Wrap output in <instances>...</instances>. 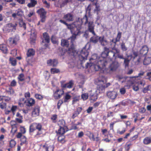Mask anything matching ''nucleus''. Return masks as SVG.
I'll return each mask as SVG.
<instances>
[{
  "label": "nucleus",
  "mask_w": 151,
  "mask_h": 151,
  "mask_svg": "<svg viewBox=\"0 0 151 151\" xmlns=\"http://www.w3.org/2000/svg\"><path fill=\"white\" fill-rule=\"evenodd\" d=\"M89 60L91 63H87L86 65V68H88L89 66L91 69L95 71L101 69L106 65V62L105 60L98 57L96 54L93 55Z\"/></svg>",
  "instance_id": "obj_1"
},
{
  "label": "nucleus",
  "mask_w": 151,
  "mask_h": 151,
  "mask_svg": "<svg viewBox=\"0 0 151 151\" xmlns=\"http://www.w3.org/2000/svg\"><path fill=\"white\" fill-rule=\"evenodd\" d=\"M36 130H37L36 134L35 137L38 138L40 137L44 136L43 131L44 129L41 123H32L29 127V132L31 133L33 132Z\"/></svg>",
  "instance_id": "obj_2"
},
{
  "label": "nucleus",
  "mask_w": 151,
  "mask_h": 151,
  "mask_svg": "<svg viewBox=\"0 0 151 151\" xmlns=\"http://www.w3.org/2000/svg\"><path fill=\"white\" fill-rule=\"evenodd\" d=\"M59 21L61 23L66 25L67 29L70 31L71 33L75 32L76 29H81V25L76 24L75 22H73L72 23L68 24L66 21L62 19H60Z\"/></svg>",
  "instance_id": "obj_3"
},
{
  "label": "nucleus",
  "mask_w": 151,
  "mask_h": 151,
  "mask_svg": "<svg viewBox=\"0 0 151 151\" xmlns=\"http://www.w3.org/2000/svg\"><path fill=\"white\" fill-rule=\"evenodd\" d=\"M17 24L16 23L14 24L10 23L6 24L3 28V30L4 33H9L10 32H14L17 29Z\"/></svg>",
  "instance_id": "obj_4"
},
{
  "label": "nucleus",
  "mask_w": 151,
  "mask_h": 151,
  "mask_svg": "<svg viewBox=\"0 0 151 151\" xmlns=\"http://www.w3.org/2000/svg\"><path fill=\"white\" fill-rule=\"evenodd\" d=\"M88 55V52L85 49L82 50L81 51L80 55L78 56V59L81 65H83V64L85 61V60H87Z\"/></svg>",
  "instance_id": "obj_5"
},
{
  "label": "nucleus",
  "mask_w": 151,
  "mask_h": 151,
  "mask_svg": "<svg viewBox=\"0 0 151 151\" xmlns=\"http://www.w3.org/2000/svg\"><path fill=\"white\" fill-rule=\"evenodd\" d=\"M120 64L117 61H115L110 64L108 67V70L110 73L115 72L119 67Z\"/></svg>",
  "instance_id": "obj_6"
},
{
  "label": "nucleus",
  "mask_w": 151,
  "mask_h": 151,
  "mask_svg": "<svg viewBox=\"0 0 151 151\" xmlns=\"http://www.w3.org/2000/svg\"><path fill=\"white\" fill-rule=\"evenodd\" d=\"M62 53L61 54V55L63 56L65 54V53L67 52L68 53L73 55H75L77 54V52L75 46L74 45H71L68 50L67 51L65 50H62Z\"/></svg>",
  "instance_id": "obj_7"
},
{
  "label": "nucleus",
  "mask_w": 151,
  "mask_h": 151,
  "mask_svg": "<svg viewBox=\"0 0 151 151\" xmlns=\"http://www.w3.org/2000/svg\"><path fill=\"white\" fill-rule=\"evenodd\" d=\"M37 13L39 14L40 17L41 18L40 21L42 22H44L46 20V16L47 12L43 8H41L38 10Z\"/></svg>",
  "instance_id": "obj_8"
},
{
  "label": "nucleus",
  "mask_w": 151,
  "mask_h": 151,
  "mask_svg": "<svg viewBox=\"0 0 151 151\" xmlns=\"http://www.w3.org/2000/svg\"><path fill=\"white\" fill-rule=\"evenodd\" d=\"M63 18L68 22H73L74 20V15L72 13H68L65 14Z\"/></svg>",
  "instance_id": "obj_9"
},
{
  "label": "nucleus",
  "mask_w": 151,
  "mask_h": 151,
  "mask_svg": "<svg viewBox=\"0 0 151 151\" xmlns=\"http://www.w3.org/2000/svg\"><path fill=\"white\" fill-rule=\"evenodd\" d=\"M35 103V100L32 98L27 99L24 102L26 106L29 108L30 107L33 106Z\"/></svg>",
  "instance_id": "obj_10"
},
{
  "label": "nucleus",
  "mask_w": 151,
  "mask_h": 151,
  "mask_svg": "<svg viewBox=\"0 0 151 151\" xmlns=\"http://www.w3.org/2000/svg\"><path fill=\"white\" fill-rule=\"evenodd\" d=\"M88 24V29L89 31L91 33L94 35H96V33L94 31V24L92 21H89Z\"/></svg>",
  "instance_id": "obj_11"
},
{
  "label": "nucleus",
  "mask_w": 151,
  "mask_h": 151,
  "mask_svg": "<svg viewBox=\"0 0 151 151\" xmlns=\"http://www.w3.org/2000/svg\"><path fill=\"white\" fill-rule=\"evenodd\" d=\"M99 41L101 45L103 46H106L107 47V46L109 45V42L104 38V36L99 37Z\"/></svg>",
  "instance_id": "obj_12"
},
{
  "label": "nucleus",
  "mask_w": 151,
  "mask_h": 151,
  "mask_svg": "<svg viewBox=\"0 0 151 151\" xmlns=\"http://www.w3.org/2000/svg\"><path fill=\"white\" fill-rule=\"evenodd\" d=\"M74 82L73 81H70L68 83L65 84L61 83V87L63 89L65 88H70L73 87L74 85Z\"/></svg>",
  "instance_id": "obj_13"
},
{
  "label": "nucleus",
  "mask_w": 151,
  "mask_h": 151,
  "mask_svg": "<svg viewBox=\"0 0 151 151\" xmlns=\"http://www.w3.org/2000/svg\"><path fill=\"white\" fill-rule=\"evenodd\" d=\"M40 107L38 106H36L34 108L32 112V115L34 117H36L39 114Z\"/></svg>",
  "instance_id": "obj_14"
},
{
  "label": "nucleus",
  "mask_w": 151,
  "mask_h": 151,
  "mask_svg": "<svg viewBox=\"0 0 151 151\" xmlns=\"http://www.w3.org/2000/svg\"><path fill=\"white\" fill-rule=\"evenodd\" d=\"M23 15V12L20 9H19L16 11V13H13L12 16L15 18L17 16L21 17Z\"/></svg>",
  "instance_id": "obj_15"
},
{
  "label": "nucleus",
  "mask_w": 151,
  "mask_h": 151,
  "mask_svg": "<svg viewBox=\"0 0 151 151\" xmlns=\"http://www.w3.org/2000/svg\"><path fill=\"white\" fill-rule=\"evenodd\" d=\"M47 64L49 66H52L53 67H56L58 64L57 60L55 59L48 60L47 61Z\"/></svg>",
  "instance_id": "obj_16"
},
{
  "label": "nucleus",
  "mask_w": 151,
  "mask_h": 151,
  "mask_svg": "<svg viewBox=\"0 0 151 151\" xmlns=\"http://www.w3.org/2000/svg\"><path fill=\"white\" fill-rule=\"evenodd\" d=\"M50 41V38L48 34L46 32L44 33L43 34V38L42 39V43H45V42L49 43Z\"/></svg>",
  "instance_id": "obj_17"
},
{
  "label": "nucleus",
  "mask_w": 151,
  "mask_h": 151,
  "mask_svg": "<svg viewBox=\"0 0 151 151\" xmlns=\"http://www.w3.org/2000/svg\"><path fill=\"white\" fill-rule=\"evenodd\" d=\"M42 147L46 151H53L54 148L52 145H49L46 144L43 145Z\"/></svg>",
  "instance_id": "obj_18"
},
{
  "label": "nucleus",
  "mask_w": 151,
  "mask_h": 151,
  "mask_svg": "<svg viewBox=\"0 0 151 151\" xmlns=\"http://www.w3.org/2000/svg\"><path fill=\"white\" fill-rule=\"evenodd\" d=\"M148 48L147 46H143L140 50V53L143 55H146L147 53Z\"/></svg>",
  "instance_id": "obj_19"
},
{
  "label": "nucleus",
  "mask_w": 151,
  "mask_h": 151,
  "mask_svg": "<svg viewBox=\"0 0 151 151\" xmlns=\"http://www.w3.org/2000/svg\"><path fill=\"white\" fill-rule=\"evenodd\" d=\"M107 95L109 98L112 99H114L117 96V93L115 91L108 92Z\"/></svg>",
  "instance_id": "obj_20"
},
{
  "label": "nucleus",
  "mask_w": 151,
  "mask_h": 151,
  "mask_svg": "<svg viewBox=\"0 0 151 151\" xmlns=\"http://www.w3.org/2000/svg\"><path fill=\"white\" fill-rule=\"evenodd\" d=\"M109 49L107 47H104V51L102 52L101 55L102 57L105 58L108 56V53L109 52Z\"/></svg>",
  "instance_id": "obj_21"
},
{
  "label": "nucleus",
  "mask_w": 151,
  "mask_h": 151,
  "mask_svg": "<svg viewBox=\"0 0 151 151\" xmlns=\"http://www.w3.org/2000/svg\"><path fill=\"white\" fill-rule=\"evenodd\" d=\"M16 116L17 118H16L15 120L17 122L21 123L23 121L22 119H23V116L21 115V114L19 112H17L16 115Z\"/></svg>",
  "instance_id": "obj_22"
},
{
  "label": "nucleus",
  "mask_w": 151,
  "mask_h": 151,
  "mask_svg": "<svg viewBox=\"0 0 151 151\" xmlns=\"http://www.w3.org/2000/svg\"><path fill=\"white\" fill-rule=\"evenodd\" d=\"M35 53V50L33 48H30L28 50L27 55L28 57H31L34 55Z\"/></svg>",
  "instance_id": "obj_23"
},
{
  "label": "nucleus",
  "mask_w": 151,
  "mask_h": 151,
  "mask_svg": "<svg viewBox=\"0 0 151 151\" xmlns=\"http://www.w3.org/2000/svg\"><path fill=\"white\" fill-rule=\"evenodd\" d=\"M99 40V37L96 34V35H94V36L91 37L90 39V42L94 44L96 43Z\"/></svg>",
  "instance_id": "obj_24"
},
{
  "label": "nucleus",
  "mask_w": 151,
  "mask_h": 151,
  "mask_svg": "<svg viewBox=\"0 0 151 151\" xmlns=\"http://www.w3.org/2000/svg\"><path fill=\"white\" fill-rule=\"evenodd\" d=\"M81 25L83 24L84 25H86L89 21H88V18L86 14L81 19Z\"/></svg>",
  "instance_id": "obj_25"
},
{
  "label": "nucleus",
  "mask_w": 151,
  "mask_h": 151,
  "mask_svg": "<svg viewBox=\"0 0 151 151\" xmlns=\"http://www.w3.org/2000/svg\"><path fill=\"white\" fill-rule=\"evenodd\" d=\"M0 50L2 51L4 53H6L8 50L6 45L5 44L0 45Z\"/></svg>",
  "instance_id": "obj_26"
},
{
  "label": "nucleus",
  "mask_w": 151,
  "mask_h": 151,
  "mask_svg": "<svg viewBox=\"0 0 151 151\" xmlns=\"http://www.w3.org/2000/svg\"><path fill=\"white\" fill-rule=\"evenodd\" d=\"M61 44L63 47H68L69 45V42L67 40L62 39L61 40Z\"/></svg>",
  "instance_id": "obj_27"
},
{
  "label": "nucleus",
  "mask_w": 151,
  "mask_h": 151,
  "mask_svg": "<svg viewBox=\"0 0 151 151\" xmlns=\"http://www.w3.org/2000/svg\"><path fill=\"white\" fill-rule=\"evenodd\" d=\"M143 143L145 145H148L151 143V138L150 137H146L143 141Z\"/></svg>",
  "instance_id": "obj_28"
},
{
  "label": "nucleus",
  "mask_w": 151,
  "mask_h": 151,
  "mask_svg": "<svg viewBox=\"0 0 151 151\" xmlns=\"http://www.w3.org/2000/svg\"><path fill=\"white\" fill-rule=\"evenodd\" d=\"M30 2L28 3L27 6L29 7H32L34 6L37 4V1L35 0H30Z\"/></svg>",
  "instance_id": "obj_29"
},
{
  "label": "nucleus",
  "mask_w": 151,
  "mask_h": 151,
  "mask_svg": "<svg viewBox=\"0 0 151 151\" xmlns=\"http://www.w3.org/2000/svg\"><path fill=\"white\" fill-rule=\"evenodd\" d=\"M151 58L150 57L146 58L143 61V64L145 65H147L150 63Z\"/></svg>",
  "instance_id": "obj_30"
},
{
  "label": "nucleus",
  "mask_w": 151,
  "mask_h": 151,
  "mask_svg": "<svg viewBox=\"0 0 151 151\" xmlns=\"http://www.w3.org/2000/svg\"><path fill=\"white\" fill-rule=\"evenodd\" d=\"M115 53L112 50L109 51L108 53V56L110 59H113L115 57Z\"/></svg>",
  "instance_id": "obj_31"
},
{
  "label": "nucleus",
  "mask_w": 151,
  "mask_h": 151,
  "mask_svg": "<svg viewBox=\"0 0 151 151\" xmlns=\"http://www.w3.org/2000/svg\"><path fill=\"white\" fill-rule=\"evenodd\" d=\"M19 24L20 27H23L25 29H26V24L22 19H19Z\"/></svg>",
  "instance_id": "obj_32"
},
{
  "label": "nucleus",
  "mask_w": 151,
  "mask_h": 151,
  "mask_svg": "<svg viewBox=\"0 0 151 151\" xmlns=\"http://www.w3.org/2000/svg\"><path fill=\"white\" fill-rule=\"evenodd\" d=\"M71 33L72 34V35L69 38V39L70 40L71 42L72 43V45H73V43L76 38V36L77 35H76V34L75 32Z\"/></svg>",
  "instance_id": "obj_33"
},
{
  "label": "nucleus",
  "mask_w": 151,
  "mask_h": 151,
  "mask_svg": "<svg viewBox=\"0 0 151 151\" xmlns=\"http://www.w3.org/2000/svg\"><path fill=\"white\" fill-rule=\"evenodd\" d=\"M80 100V96H76L74 97L73 98L72 103V104H74L76 102Z\"/></svg>",
  "instance_id": "obj_34"
},
{
  "label": "nucleus",
  "mask_w": 151,
  "mask_h": 151,
  "mask_svg": "<svg viewBox=\"0 0 151 151\" xmlns=\"http://www.w3.org/2000/svg\"><path fill=\"white\" fill-rule=\"evenodd\" d=\"M57 132L60 134H63L65 133V130L63 127L60 126Z\"/></svg>",
  "instance_id": "obj_35"
},
{
  "label": "nucleus",
  "mask_w": 151,
  "mask_h": 151,
  "mask_svg": "<svg viewBox=\"0 0 151 151\" xmlns=\"http://www.w3.org/2000/svg\"><path fill=\"white\" fill-rule=\"evenodd\" d=\"M105 88H106L104 87V84L100 85L99 86L98 90L100 93H103L104 92Z\"/></svg>",
  "instance_id": "obj_36"
},
{
  "label": "nucleus",
  "mask_w": 151,
  "mask_h": 151,
  "mask_svg": "<svg viewBox=\"0 0 151 151\" xmlns=\"http://www.w3.org/2000/svg\"><path fill=\"white\" fill-rule=\"evenodd\" d=\"M65 137L63 135H61L59 136L58 138V140L59 142L63 143L65 142Z\"/></svg>",
  "instance_id": "obj_37"
},
{
  "label": "nucleus",
  "mask_w": 151,
  "mask_h": 151,
  "mask_svg": "<svg viewBox=\"0 0 151 151\" xmlns=\"http://www.w3.org/2000/svg\"><path fill=\"white\" fill-rule=\"evenodd\" d=\"M9 60L12 65L15 66L16 65L17 63L16 60L15 58H10Z\"/></svg>",
  "instance_id": "obj_38"
},
{
  "label": "nucleus",
  "mask_w": 151,
  "mask_h": 151,
  "mask_svg": "<svg viewBox=\"0 0 151 151\" xmlns=\"http://www.w3.org/2000/svg\"><path fill=\"white\" fill-rule=\"evenodd\" d=\"M71 96L68 93H66L64 97V101L65 102H68L69 100L70 99Z\"/></svg>",
  "instance_id": "obj_39"
},
{
  "label": "nucleus",
  "mask_w": 151,
  "mask_h": 151,
  "mask_svg": "<svg viewBox=\"0 0 151 151\" xmlns=\"http://www.w3.org/2000/svg\"><path fill=\"white\" fill-rule=\"evenodd\" d=\"M0 99L4 100L6 101H8L10 100L11 98L8 96H0Z\"/></svg>",
  "instance_id": "obj_40"
},
{
  "label": "nucleus",
  "mask_w": 151,
  "mask_h": 151,
  "mask_svg": "<svg viewBox=\"0 0 151 151\" xmlns=\"http://www.w3.org/2000/svg\"><path fill=\"white\" fill-rule=\"evenodd\" d=\"M89 98L91 100L95 101L97 99V97L96 95L92 94H90Z\"/></svg>",
  "instance_id": "obj_41"
},
{
  "label": "nucleus",
  "mask_w": 151,
  "mask_h": 151,
  "mask_svg": "<svg viewBox=\"0 0 151 151\" xmlns=\"http://www.w3.org/2000/svg\"><path fill=\"white\" fill-rule=\"evenodd\" d=\"M81 99H83V101L86 100L88 98V93H83L81 95Z\"/></svg>",
  "instance_id": "obj_42"
},
{
  "label": "nucleus",
  "mask_w": 151,
  "mask_h": 151,
  "mask_svg": "<svg viewBox=\"0 0 151 151\" xmlns=\"http://www.w3.org/2000/svg\"><path fill=\"white\" fill-rule=\"evenodd\" d=\"M124 60V64L125 65V68L128 67L130 60L127 58H125V59Z\"/></svg>",
  "instance_id": "obj_43"
},
{
  "label": "nucleus",
  "mask_w": 151,
  "mask_h": 151,
  "mask_svg": "<svg viewBox=\"0 0 151 151\" xmlns=\"http://www.w3.org/2000/svg\"><path fill=\"white\" fill-rule=\"evenodd\" d=\"M24 75L23 73L20 74L18 77V79L20 81H22L24 80Z\"/></svg>",
  "instance_id": "obj_44"
},
{
  "label": "nucleus",
  "mask_w": 151,
  "mask_h": 151,
  "mask_svg": "<svg viewBox=\"0 0 151 151\" xmlns=\"http://www.w3.org/2000/svg\"><path fill=\"white\" fill-rule=\"evenodd\" d=\"M50 70L51 73L52 74L58 73L60 72L59 69L56 68H52Z\"/></svg>",
  "instance_id": "obj_45"
},
{
  "label": "nucleus",
  "mask_w": 151,
  "mask_h": 151,
  "mask_svg": "<svg viewBox=\"0 0 151 151\" xmlns=\"http://www.w3.org/2000/svg\"><path fill=\"white\" fill-rule=\"evenodd\" d=\"M17 109V106H12L11 108V111L12 112L13 115L15 114V112Z\"/></svg>",
  "instance_id": "obj_46"
},
{
  "label": "nucleus",
  "mask_w": 151,
  "mask_h": 151,
  "mask_svg": "<svg viewBox=\"0 0 151 151\" xmlns=\"http://www.w3.org/2000/svg\"><path fill=\"white\" fill-rule=\"evenodd\" d=\"M21 141L23 143H24L26 144H28V142L27 141V138L24 136H22V137L21 139Z\"/></svg>",
  "instance_id": "obj_47"
},
{
  "label": "nucleus",
  "mask_w": 151,
  "mask_h": 151,
  "mask_svg": "<svg viewBox=\"0 0 151 151\" xmlns=\"http://www.w3.org/2000/svg\"><path fill=\"white\" fill-rule=\"evenodd\" d=\"M73 22H75V24H81V28H82V27L81 26V19H80L79 17L77 18L76 21Z\"/></svg>",
  "instance_id": "obj_48"
},
{
  "label": "nucleus",
  "mask_w": 151,
  "mask_h": 151,
  "mask_svg": "<svg viewBox=\"0 0 151 151\" xmlns=\"http://www.w3.org/2000/svg\"><path fill=\"white\" fill-rule=\"evenodd\" d=\"M121 47L122 50L123 51H126L127 49V47L126 46L125 43L122 42L121 45Z\"/></svg>",
  "instance_id": "obj_49"
},
{
  "label": "nucleus",
  "mask_w": 151,
  "mask_h": 151,
  "mask_svg": "<svg viewBox=\"0 0 151 151\" xmlns=\"http://www.w3.org/2000/svg\"><path fill=\"white\" fill-rule=\"evenodd\" d=\"M35 97L36 99L40 100H42L43 99V97L42 96L37 93L35 94Z\"/></svg>",
  "instance_id": "obj_50"
},
{
  "label": "nucleus",
  "mask_w": 151,
  "mask_h": 151,
  "mask_svg": "<svg viewBox=\"0 0 151 151\" xmlns=\"http://www.w3.org/2000/svg\"><path fill=\"white\" fill-rule=\"evenodd\" d=\"M117 78L119 81H120L121 80H122L121 81L122 83L124 82L125 81L126 79L121 76H118L117 77Z\"/></svg>",
  "instance_id": "obj_51"
},
{
  "label": "nucleus",
  "mask_w": 151,
  "mask_h": 151,
  "mask_svg": "<svg viewBox=\"0 0 151 151\" xmlns=\"http://www.w3.org/2000/svg\"><path fill=\"white\" fill-rule=\"evenodd\" d=\"M53 96L55 99H58L60 98V95L57 91H56L53 94Z\"/></svg>",
  "instance_id": "obj_52"
},
{
  "label": "nucleus",
  "mask_w": 151,
  "mask_h": 151,
  "mask_svg": "<svg viewBox=\"0 0 151 151\" xmlns=\"http://www.w3.org/2000/svg\"><path fill=\"white\" fill-rule=\"evenodd\" d=\"M16 142L13 139H12L10 142V147H14L16 145Z\"/></svg>",
  "instance_id": "obj_53"
},
{
  "label": "nucleus",
  "mask_w": 151,
  "mask_h": 151,
  "mask_svg": "<svg viewBox=\"0 0 151 151\" xmlns=\"http://www.w3.org/2000/svg\"><path fill=\"white\" fill-rule=\"evenodd\" d=\"M51 40L54 44H56L57 43V41L56 40V37L53 35L51 37Z\"/></svg>",
  "instance_id": "obj_54"
},
{
  "label": "nucleus",
  "mask_w": 151,
  "mask_h": 151,
  "mask_svg": "<svg viewBox=\"0 0 151 151\" xmlns=\"http://www.w3.org/2000/svg\"><path fill=\"white\" fill-rule=\"evenodd\" d=\"M64 89H63V90H57L56 91L57 92H58V93L60 95V98L61 97V96L64 94V92L63 91V90Z\"/></svg>",
  "instance_id": "obj_55"
},
{
  "label": "nucleus",
  "mask_w": 151,
  "mask_h": 151,
  "mask_svg": "<svg viewBox=\"0 0 151 151\" xmlns=\"http://www.w3.org/2000/svg\"><path fill=\"white\" fill-rule=\"evenodd\" d=\"M14 41L15 43L16 44L17 42L19 40V36L17 35H16L13 38Z\"/></svg>",
  "instance_id": "obj_56"
},
{
  "label": "nucleus",
  "mask_w": 151,
  "mask_h": 151,
  "mask_svg": "<svg viewBox=\"0 0 151 151\" xmlns=\"http://www.w3.org/2000/svg\"><path fill=\"white\" fill-rule=\"evenodd\" d=\"M8 41L9 42L10 44L11 45L14 44L16 45L15 43L13 40V39L12 37H10L9 38L8 40Z\"/></svg>",
  "instance_id": "obj_57"
},
{
  "label": "nucleus",
  "mask_w": 151,
  "mask_h": 151,
  "mask_svg": "<svg viewBox=\"0 0 151 151\" xmlns=\"http://www.w3.org/2000/svg\"><path fill=\"white\" fill-rule=\"evenodd\" d=\"M81 29H76V30L78 31L77 32L75 31L76 34L77 35H80L84 33L83 31L81 30Z\"/></svg>",
  "instance_id": "obj_58"
},
{
  "label": "nucleus",
  "mask_w": 151,
  "mask_h": 151,
  "mask_svg": "<svg viewBox=\"0 0 151 151\" xmlns=\"http://www.w3.org/2000/svg\"><path fill=\"white\" fill-rule=\"evenodd\" d=\"M17 49H14L11 51V54L13 56H15L16 55H17Z\"/></svg>",
  "instance_id": "obj_59"
},
{
  "label": "nucleus",
  "mask_w": 151,
  "mask_h": 151,
  "mask_svg": "<svg viewBox=\"0 0 151 151\" xmlns=\"http://www.w3.org/2000/svg\"><path fill=\"white\" fill-rule=\"evenodd\" d=\"M67 3L66 2V1L64 0V1H62L60 3V7H63L64 6L67 4Z\"/></svg>",
  "instance_id": "obj_60"
},
{
  "label": "nucleus",
  "mask_w": 151,
  "mask_h": 151,
  "mask_svg": "<svg viewBox=\"0 0 151 151\" xmlns=\"http://www.w3.org/2000/svg\"><path fill=\"white\" fill-rule=\"evenodd\" d=\"M6 104L5 103H1L0 105V107L1 109H3L5 108H6Z\"/></svg>",
  "instance_id": "obj_61"
},
{
  "label": "nucleus",
  "mask_w": 151,
  "mask_h": 151,
  "mask_svg": "<svg viewBox=\"0 0 151 151\" xmlns=\"http://www.w3.org/2000/svg\"><path fill=\"white\" fill-rule=\"evenodd\" d=\"M43 4H45V6L47 8H49L50 7V4L48 3L46 0H42Z\"/></svg>",
  "instance_id": "obj_62"
},
{
  "label": "nucleus",
  "mask_w": 151,
  "mask_h": 151,
  "mask_svg": "<svg viewBox=\"0 0 151 151\" xmlns=\"http://www.w3.org/2000/svg\"><path fill=\"white\" fill-rule=\"evenodd\" d=\"M147 76L148 77L147 79L151 81V71L147 73Z\"/></svg>",
  "instance_id": "obj_63"
},
{
  "label": "nucleus",
  "mask_w": 151,
  "mask_h": 151,
  "mask_svg": "<svg viewBox=\"0 0 151 151\" xmlns=\"http://www.w3.org/2000/svg\"><path fill=\"white\" fill-rule=\"evenodd\" d=\"M120 92L122 94H124L126 93L125 89L124 88H121L119 90Z\"/></svg>",
  "instance_id": "obj_64"
}]
</instances>
